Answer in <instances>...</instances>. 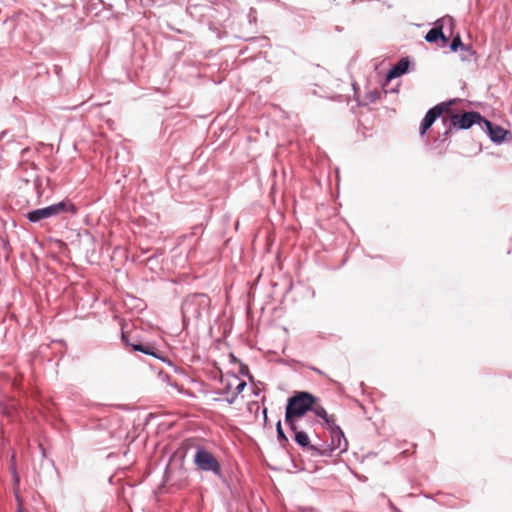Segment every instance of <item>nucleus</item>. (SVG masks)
Returning <instances> with one entry per match:
<instances>
[{
  "label": "nucleus",
  "mask_w": 512,
  "mask_h": 512,
  "mask_svg": "<svg viewBox=\"0 0 512 512\" xmlns=\"http://www.w3.org/2000/svg\"><path fill=\"white\" fill-rule=\"evenodd\" d=\"M316 397L308 392H296L288 399L285 411V423L290 429H297L304 421L307 411L314 407Z\"/></svg>",
  "instance_id": "f257e3e1"
},
{
  "label": "nucleus",
  "mask_w": 512,
  "mask_h": 512,
  "mask_svg": "<svg viewBox=\"0 0 512 512\" xmlns=\"http://www.w3.org/2000/svg\"><path fill=\"white\" fill-rule=\"evenodd\" d=\"M211 300L206 294H193L188 296L182 304L184 320L199 319L209 312Z\"/></svg>",
  "instance_id": "f03ea898"
},
{
  "label": "nucleus",
  "mask_w": 512,
  "mask_h": 512,
  "mask_svg": "<svg viewBox=\"0 0 512 512\" xmlns=\"http://www.w3.org/2000/svg\"><path fill=\"white\" fill-rule=\"evenodd\" d=\"M67 212H70L72 214L76 213V208L74 204L71 203L70 201H61L59 203L53 204L45 208L30 211L27 214V218L31 222H38L42 219H46Z\"/></svg>",
  "instance_id": "7ed1b4c3"
},
{
  "label": "nucleus",
  "mask_w": 512,
  "mask_h": 512,
  "mask_svg": "<svg viewBox=\"0 0 512 512\" xmlns=\"http://www.w3.org/2000/svg\"><path fill=\"white\" fill-rule=\"evenodd\" d=\"M193 462L200 471L213 472L216 475L221 472V465L216 457L203 447L197 448Z\"/></svg>",
  "instance_id": "20e7f679"
},
{
  "label": "nucleus",
  "mask_w": 512,
  "mask_h": 512,
  "mask_svg": "<svg viewBox=\"0 0 512 512\" xmlns=\"http://www.w3.org/2000/svg\"><path fill=\"white\" fill-rule=\"evenodd\" d=\"M456 103V100H450L448 102H442L433 108H431L425 115L421 125L420 134L424 135L427 130L433 125L435 120L440 117L443 113L449 114L451 107Z\"/></svg>",
  "instance_id": "39448f33"
},
{
  "label": "nucleus",
  "mask_w": 512,
  "mask_h": 512,
  "mask_svg": "<svg viewBox=\"0 0 512 512\" xmlns=\"http://www.w3.org/2000/svg\"><path fill=\"white\" fill-rule=\"evenodd\" d=\"M450 114V122L451 125L454 127H458L460 129H468L473 124H481L483 123L484 118L480 115L478 112H465L462 115L459 114Z\"/></svg>",
  "instance_id": "423d86ee"
},
{
  "label": "nucleus",
  "mask_w": 512,
  "mask_h": 512,
  "mask_svg": "<svg viewBox=\"0 0 512 512\" xmlns=\"http://www.w3.org/2000/svg\"><path fill=\"white\" fill-rule=\"evenodd\" d=\"M314 414L323 419L327 427L331 430V433L335 436H344L341 428L336 424V418L333 414H328L325 408L318 404L316 401L314 407L311 408Z\"/></svg>",
  "instance_id": "0eeeda50"
},
{
  "label": "nucleus",
  "mask_w": 512,
  "mask_h": 512,
  "mask_svg": "<svg viewBox=\"0 0 512 512\" xmlns=\"http://www.w3.org/2000/svg\"><path fill=\"white\" fill-rule=\"evenodd\" d=\"M294 433L295 442L302 448L310 450L313 454H319L320 451L310 444L309 436L306 430H302V423H299L297 429H290Z\"/></svg>",
  "instance_id": "6e6552de"
},
{
  "label": "nucleus",
  "mask_w": 512,
  "mask_h": 512,
  "mask_svg": "<svg viewBox=\"0 0 512 512\" xmlns=\"http://www.w3.org/2000/svg\"><path fill=\"white\" fill-rule=\"evenodd\" d=\"M483 124L485 125L491 140L494 142H503L506 135L509 134V132L501 126L493 125L486 119L483 120Z\"/></svg>",
  "instance_id": "1a4fd4ad"
},
{
  "label": "nucleus",
  "mask_w": 512,
  "mask_h": 512,
  "mask_svg": "<svg viewBox=\"0 0 512 512\" xmlns=\"http://www.w3.org/2000/svg\"><path fill=\"white\" fill-rule=\"evenodd\" d=\"M435 27L428 31L425 36L426 41L428 42H436L438 39H441L442 46H445L448 42V38L443 34L442 25H439V22L435 23Z\"/></svg>",
  "instance_id": "9d476101"
},
{
  "label": "nucleus",
  "mask_w": 512,
  "mask_h": 512,
  "mask_svg": "<svg viewBox=\"0 0 512 512\" xmlns=\"http://www.w3.org/2000/svg\"><path fill=\"white\" fill-rule=\"evenodd\" d=\"M409 67V61L407 59H401L387 74V80L399 77L406 73Z\"/></svg>",
  "instance_id": "9b49d317"
},
{
  "label": "nucleus",
  "mask_w": 512,
  "mask_h": 512,
  "mask_svg": "<svg viewBox=\"0 0 512 512\" xmlns=\"http://www.w3.org/2000/svg\"><path fill=\"white\" fill-rule=\"evenodd\" d=\"M133 350L155 356V348L152 345L133 344Z\"/></svg>",
  "instance_id": "f8f14e48"
},
{
  "label": "nucleus",
  "mask_w": 512,
  "mask_h": 512,
  "mask_svg": "<svg viewBox=\"0 0 512 512\" xmlns=\"http://www.w3.org/2000/svg\"><path fill=\"white\" fill-rule=\"evenodd\" d=\"M463 47H464V44L462 43L460 35L455 36L450 44L451 51H457L458 48H463Z\"/></svg>",
  "instance_id": "ddd939ff"
},
{
  "label": "nucleus",
  "mask_w": 512,
  "mask_h": 512,
  "mask_svg": "<svg viewBox=\"0 0 512 512\" xmlns=\"http://www.w3.org/2000/svg\"><path fill=\"white\" fill-rule=\"evenodd\" d=\"M276 430H277V436H278V439H279L280 441L288 442V439H287L286 435H285V434H284V432H283V429H282V426H281V422H280V421L277 423Z\"/></svg>",
  "instance_id": "4468645a"
},
{
  "label": "nucleus",
  "mask_w": 512,
  "mask_h": 512,
  "mask_svg": "<svg viewBox=\"0 0 512 512\" xmlns=\"http://www.w3.org/2000/svg\"><path fill=\"white\" fill-rule=\"evenodd\" d=\"M245 387H246V382L245 381H239L237 386L235 387V391H236L235 396L237 394L241 393L244 390Z\"/></svg>",
  "instance_id": "2eb2a0df"
},
{
  "label": "nucleus",
  "mask_w": 512,
  "mask_h": 512,
  "mask_svg": "<svg viewBox=\"0 0 512 512\" xmlns=\"http://www.w3.org/2000/svg\"><path fill=\"white\" fill-rule=\"evenodd\" d=\"M311 421H308L305 417H304V421L302 422V430H306V426L310 423Z\"/></svg>",
  "instance_id": "dca6fc26"
},
{
  "label": "nucleus",
  "mask_w": 512,
  "mask_h": 512,
  "mask_svg": "<svg viewBox=\"0 0 512 512\" xmlns=\"http://www.w3.org/2000/svg\"><path fill=\"white\" fill-rule=\"evenodd\" d=\"M234 400H235V396H233L231 399H228V402L231 404L234 402Z\"/></svg>",
  "instance_id": "f3484780"
},
{
  "label": "nucleus",
  "mask_w": 512,
  "mask_h": 512,
  "mask_svg": "<svg viewBox=\"0 0 512 512\" xmlns=\"http://www.w3.org/2000/svg\"><path fill=\"white\" fill-rule=\"evenodd\" d=\"M18 512H24L23 508L19 507Z\"/></svg>",
  "instance_id": "a211bd4d"
}]
</instances>
